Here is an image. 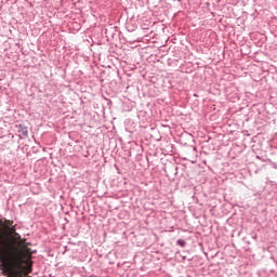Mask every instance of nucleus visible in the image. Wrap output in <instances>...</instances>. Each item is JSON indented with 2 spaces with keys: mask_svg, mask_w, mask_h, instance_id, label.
<instances>
[{
  "mask_svg": "<svg viewBox=\"0 0 277 277\" xmlns=\"http://www.w3.org/2000/svg\"><path fill=\"white\" fill-rule=\"evenodd\" d=\"M22 242L23 236H21L17 232L9 235L1 241L2 254L6 263L27 261L25 260V256H23V250H21Z\"/></svg>",
  "mask_w": 277,
  "mask_h": 277,
  "instance_id": "nucleus-1",
  "label": "nucleus"
},
{
  "mask_svg": "<svg viewBox=\"0 0 277 277\" xmlns=\"http://www.w3.org/2000/svg\"><path fill=\"white\" fill-rule=\"evenodd\" d=\"M25 262H6L9 267V276L10 277H23V269H25Z\"/></svg>",
  "mask_w": 277,
  "mask_h": 277,
  "instance_id": "nucleus-2",
  "label": "nucleus"
},
{
  "mask_svg": "<svg viewBox=\"0 0 277 277\" xmlns=\"http://www.w3.org/2000/svg\"><path fill=\"white\" fill-rule=\"evenodd\" d=\"M120 36V28L118 26H108L105 28V37L107 42H114L115 40H118Z\"/></svg>",
  "mask_w": 277,
  "mask_h": 277,
  "instance_id": "nucleus-3",
  "label": "nucleus"
},
{
  "mask_svg": "<svg viewBox=\"0 0 277 277\" xmlns=\"http://www.w3.org/2000/svg\"><path fill=\"white\" fill-rule=\"evenodd\" d=\"M17 133H19L21 140H23V136L24 137H29V130H27V127H25L24 124H18L17 126Z\"/></svg>",
  "mask_w": 277,
  "mask_h": 277,
  "instance_id": "nucleus-4",
  "label": "nucleus"
},
{
  "mask_svg": "<svg viewBox=\"0 0 277 277\" xmlns=\"http://www.w3.org/2000/svg\"><path fill=\"white\" fill-rule=\"evenodd\" d=\"M6 225H5V223ZM4 222H0L1 226H4L6 229L14 225V221L4 219Z\"/></svg>",
  "mask_w": 277,
  "mask_h": 277,
  "instance_id": "nucleus-5",
  "label": "nucleus"
},
{
  "mask_svg": "<svg viewBox=\"0 0 277 277\" xmlns=\"http://www.w3.org/2000/svg\"><path fill=\"white\" fill-rule=\"evenodd\" d=\"M176 246H180V248H185V246H187V241H185L184 239H177Z\"/></svg>",
  "mask_w": 277,
  "mask_h": 277,
  "instance_id": "nucleus-6",
  "label": "nucleus"
},
{
  "mask_svg": "<svg viewBox=\"0 0 277 277\" xmlns=\"http://www.w3.org/2000/svg\"><path fill=\"white\" fill-rule=\"evenodd\" d=\"M170 170H172L174 172V176H176V174H179V166L172 164L170 167Z\"/></svg>",
  "mask_w": 277,
  "mask_h": 277,
  "instance_id": "nucleus-7",
  "label": "nucleus"
},
{
  "mask_svg": "<svg viewBox=\"0 0 277 277\" xmlns=\"http://www.w3.org/2000/svg\"><path fill=\"white\" fill-rule=\"evenodd\" d=\"M16 224L15 225H11L9 228H6V230H10L11 235H13L14 233H16Z\"/></svg>",
  "mask_w": 277,
  "mask_h": 277,
  "instance_id": "nucleus-8",
  "label": "nucleus"
}]
</instances>
